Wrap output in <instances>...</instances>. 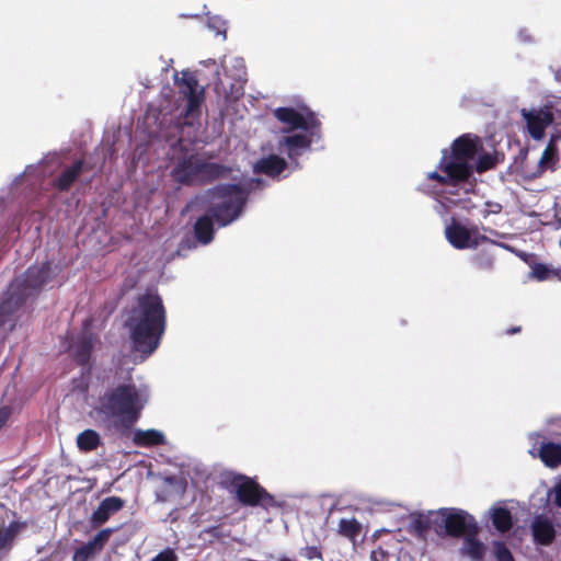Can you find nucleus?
Wrapping results in <instances>:
<instances>
[{"label":"nucleus","instance_id":"c03bdc74","mask_svg":"<svg viewBox=\"0 0 561 561\" xmlns=\"http://www.w3.org/2000/svg\"><path fill=\"white\" fill-rule=\"evenodd\" d=\"M527 154H528V150L526 148H522L519 150V158H520L522 161L526 160Z\"/></svg>","mask_w":561,"mask_h":561},{"label":"nucleus","instance_id":"bb28decb","mask_svg":"<svg viewBox=\"0 0 561 561\" xmlns=\"http://www.w3.org/2000/svg\"><path fill=\"white\" fill-rule=\"evenodd\" d=\"M558 161V150L557 147L550 142L546 149L543 150L540 160L538 162L537 169L535 172L530 174V178H539L542 175L545 170L548 167H552Z\"/></svg>","mask_w":561,"mask_h":561},{"label":"nucleus","instance_id":"2eb2a0df","mask_svg":"<svg viewBox=\"0 0 561 561\" xmlns=\"http://www.w3.org/2000/svg\"><path fill=\"white\" fill-rule=\"evenodd\" d=\"M125 505V501L119 496H108L102 500L98 508L92 513L90 522L94 527L105 524L110 517L119 512Z\"/></svg>","mask_w":561,"mask_h":561},{"label":"nucleus","instance_id":"ea45409f","mask_svg":"<svg viewBox=\"0 0 561 561\" xmlns=\"http://www.w3.org/2000/svg\"><path fill=\"white\" fill-rule=\"evenodd\" d=\"M10 416V411L8 408L0 409V430L5 425L8 419Z\"/></svg>","mask_w":561,"mask_h":561},{"label":"nucleus","instance_id":"f257e3e1","mask_svg":"<svg viewBox=\"0 0 561 561\" xmlns=\"http://www.w3.org/2000/svg\"><path fill=\"white\" fill-rule=\"evenodd\" d=\"M135 350L145 355L159 346L167 328V311L161 296L148 290L136 298L126 319Z\"/></svg>","mask_w":561,"mask_h":561},{"label":"nucleus","instance_id":"f03ea898","mask_svg":"<svg viewBox=\"0 0 561 561\" xmlns=\"http://www.w3.org/2000/svg\"><path fill=\"white\" fill-rule=\"evenodd\" d=\"M144 402L131 381L108 387L99 397L95 413L107 430L127 433L139 420Z\"/></svg>","mask_w":561,"mask_h":561},{"label":"nucleus","instance_id":"aec40b11","mask_svg":"<svg viewBox=\"0 0 561 561\" xmlns=\"http://www.w3.org/2000/svg\"><path fill=\"white\" fill-rule=\"evenodd\" d=\"M287 168V162L284 158L276 154H270L266 158H262L255 164V172L265 174L267 176H277L284 172Z\"/></svg>","mask_w":561,"mask_h":561},{"label":"nucleus","instance_id":"79ce46f5","mask_svg":"<svg viewBox=\"0 0 561 561\" xmlns=\"http://www.w3.org/2000/svg\"><path fill=\"white\" fill-rule=\"evenodd\" d=\"M207 534H210L215 537H219V527L218 526H214V527H209L205 530Z\"/></svg>","mask_w":561,"mask_h":561},{"label":"nucleus","instance_id":"a878e982","mask_svg":"<svg viewBox=\"0 0 561 561\" xmlns=\"http://www.w3.org/2000/svg\"><path fill=\"white\" fill-rule=\"evenodd\" d=\"M101 445V437L94 430L88 428L77 436V446L83 453L95 450Z\"/></svg>","mask_w":561,"mask_h":561},{"label":"nucleus","instance_id":"c85d7f7f","mask_svg":"<svg viewBox=\"0 0 561 561\" xmlns=\"http://www.w3.org/2000/svg\"><path fill=\"white\" fill-rule=\"evenodd\" d=\"M362 531L360 523L355 518H342L339 522V534L343 537L355 541Z\"/></svg>","mask_w":561,"mask_h":561},{"label":"nucleus","instance_id":"4be33fe9","mask_svg":"<svg viewBox=\"0 0 561 561\" xmlns=\"http://www.w3.org/2000/svg\"><path fill=\"white\" fill-rule=\"evenodd\" d=\"M214 217L208 213L201 216L194 225V236L202 244H208L213 241L214 230Z\"/></svg>","mask_w":561,"mask_h":561},{"label":"nucleus","instance_id":"6ab92c4d","mask_svg":"<svg viewBox=\"0 0 561 561\" xmlns=\"http://www.w3.org/2000/svg\"><path fill=\"white\" fill-rule=\"evenodd\" d=\"M95 337L92 333L82 334L72 345V357L79 366H89Z\"/></svg>","mask_w":561,"mask_h":561},{"label":"nucleus","instance_id":"a19ab883","mask_svg":"<svg viewBox=\"0 0 561 561\" xmlns=\"http://www.w3.org/2000/svg\"><path fill=\"white\" fill-rule=\"evenodd\" d=\"M556 504L561 507V482L556 488Z\"/></svg>","mask_w":561,"mask_h":561},{"label":"nucleus","instance_id":"a18cd8bd","mask_svg":"<svg viewBox=\"0 0 561 561\" xmlns=\"http://www.w3.org/2000/svg\"><path fill=\"white\" fill-rule=\"evenodd\" d=\"M423 193H428L426 188H420Z\"/></svg>","mask_w":561,"mask_h":561},{"label":"nucleus","instance_id":"412c9836","mask_svg":"<svg viewBox=\"0 0 561 561\" xmlns=\"http://www.w3.org/2000/svg\"><path fill=\"white\" fill-rule=\"evenodd\" d=\"M412 531L420 538H425L430 530L437 534V517L436 511L430 512L427 515L420 514L410 524Z\"/></svg>","mask_w":561,"mask_h":561},{"label":"nucleus","instance_id":"a211bd4d","mask_svg":"<svg viewBox=\"0 0 561 561\" xmlns=\"http://www.w3.org/2000/svg\"><path fill=\"white\" fill-rule=\"evenodd\" d=\"M445 236L448 242L458 250L476 247L477 241L471 242V231L463 225L453 221L446 227Z\"/></svg>","mask_w":561,"mask_h":561},{"label":"nucleus","instance_id":"f3484780","mask_svg":"<svg viewBox=\"0 0 561 561\" xmlns=\"http://www.w3.org/2000/svg\"><path fill=\"white\" fill-rule=\"evenodd\" d=\"M531 534L534 541L540 546H550L557 535L552 522L543 515H538L534 518Z\"/></svg>","mask_w":561,"mask_h":561},{"label":"nucleus","instance_id":"72a5a7b5","mask_svg":"<svg viewBox=\"0 0 561 561\" xmlns=\"http://www.w3.org/2000/svg\"><path fill=\"white\" fill-rule=\"evenodd\" d=\"M551 270L542 263H535L531 266V277L536 278L537 280H546L551 276Z\"/></svg>","mask_w":561,"mask_h":561},{"label":"nucleus","instance_id":"f704fd0d","mask_svg":"<svg viewBox=\"0 0 561 561\" xmlns=\"http://www.w3.org/2000/svg\"><path fill=\"white\" fill-rule=\"evenodd\" d=\"M151 561H178V556L174 550L167 548L153 557Z\"/></svg>","mask_w":561,"mask_h":561},{"label":"nucleus","instance_id":"9d476101","mask_svg":"<svg viewBox=\"0 0 561 561\" xmlns=\"http://www.w3.org/2000/svg\"><path fill=\"white\" fill-rule=\"evenodd\" d=\"M28 297L30 293H25L20 283H10L4 298L0 301V328L26 302Z\"/></svg>","mask_w":561,"mask_h":561},{"label":"nucleus","instance_id":"c756f323","mask_svg":"<svg viewBox=\"0 0 561 561\" xmlns=\"http://www.w3.org/2000/svg\"><path fill=\"white\" fill-rule=\"evenodd\" d=\"M499 163L497 157L491 153L480 154L477 159L476 164H473L474 171L478 173H483L489 170L494 169Z\"/></svg>","mask_w":561,"mask_h":561},{"label":"nucleus","instance_id":"7ed1b4c3","mask_svg":"<svg viewBox=\"0 0 561 561\" xmlns=\"http://www.w3.org/2000/svg\"><path fill=\"white\" fill-rule=\"evenodd\" d=\"M482 148V141L474 134L457 137L448 149L442 150L440 160L435 171L428 172L426 179L437 182L440 186L457 187L473 176V160Z\"/></svg>","mask_w":561,"mask_h":561},{"label":"nucleus","instance_id":"e433bc0d","mask_svg":"<svg viewBox=\"0 0 561 561\" xmlns=\"http://www.w3.org/2000/svg\"><path fill=\"white\" fill-rule=\"evenodd\" d=\"M476 264L480 268L490 270V268L493 267L494 260L490 255H482V254H480V255L476 256Z\"/></svg>","mask_w":561,"mask_h":561},{"label":"nucleus","instance_id":"0eeeda50","mask_svg":"<svg viewBox=\"0 0 561 561\" xmlns=\"http://www.w3.org/2000/svg\"><path fill=\"white\" fill-rule=\"evenodd\" d=\"M437 535L454 538L463 537L470 531V525L477 524L473 516L460 508H439L436 511Z\"/></svg>","mask_w":561,"mask_h":561},{"label":"nucleus","instance_id":"1a4fd4ad","mask_svg":"<svg viewBox=\"0 0 561 561\" xmlns=\"http://www.w3.org/2000/svg\"><path fill=\"white\" fill-rule=\"evenodd\" d=\"M180 84L183 87L182 92L187 100L184 114L185 124L192 125V122L188 119L199 115L201 105L205 98V90L203 87H199L196 76L190 71L182 72Z\"/></svg>","mask_w":561,"mask_h":561},{"label":"nucleus","instance_id":"ddd939ff","mask_svg":"<svg viewBox=\"0 0 561 561\" xmlns=\"http://www.w3.org/2000/svg\"><path fill=\"white\" fill-rule=\"evenodd\" d=\"M313 135L294 134L278 140V149L285 152L291 161H296L312 144Z\"/></svg>","mask_w":561,"mask_h":561},{"label":"nucleus","instance_id":"dca6fc26","mask_svg":"<svg viewBox=\"0 0 561 561\" xmlns=\"http://www.w3.org/2000/svg\"><path fill=\"white\" fill-rule=\"evenodd\" d=\"M478 533V525L471 524L470 531L463 536L460 548L461 554L469 557L472 561H483L486 552L485 545L477 538Z\"/></svg>","mask_w":561,"mask_h":561},{"label":"nucleus","instance_id":"473e14b6","mask_svg":"<svg viewBox=\"0 0 561 561\" xmlns=\"http://www.w3.org/2000/svg\"><path fill=\"white\" fill-rule=\"evenodd\" d=\"M163 482L172 486L178 494H184L187 486L186 480L179 476H167L163 478Z\"/></svg>","mask_w":561,"mask_h":561},{"label":"nucleus","instance_id":"393cba45","mask_svg":"<svg viewBox=\"0 0 561 561\" xmlns=\"http://www.w3.org/2000/svg\"><path fill=\"white\" fill-rule=\"evenodd\" d=\"M491 518L494 528L502 534L510 531L513 527V516L506 507H493Z\"/></svg>","mask_w":561,"mask_h":561},{"label":"nucleus","instance_id":"37998d69","mask_svg":"<svg viewBox=\"0 0 561 561\" xmlns=\"http://www.w3.org/2000/svg\"><path fill=\"white\" fill-rule=\"evenodd\" d=\"M520 331H522V327L520 325H516V327H512V328L507 329L505 333L507 335H512V334L519 333Z\"/></svg>","mask_w":561,"mask_h":561},{"label":"nucleus","instance_id":"2f4dec72","mask_svg":"<svg viewBox=\"0 0 561 561\" xmlns=\"http://www.w3.org/2000/svg\"><path fill=\"white\" fill-rule=\"evenodd\" d=\"M115 530L116 529L114 528L102 529L93 537L92 540L89 541V543L94 550H101Z\"/></svg>","mask_w":561,"mask_h":561},{"label":"nucleus","instance_id":"b1692460","mask_svg":"<svg viewBox=\"0 0 561 561\" xmlns=\"http://www.w3.org/2000/svg\"><path fill=\"white\" fill-rule=\"evenodd\" d=\"M539 458L550 468H557L561 465V444L543 443L539 449Z\"/></svg>","mask_w":561,"mask_h":561},{"label":"nucleus","instance_id":"9b49d317","mask_svg":"<svg viewBox=\"0 0 561 561\" xmlns=\"http://www.w3.org/2000/svg\"><path fill=\"white\" fill-rule=\"evenodd\" d=\"M51 278V264L50 262H44L41 265L30 266L23 278H15L12 282L20 283L25 293H30L31 296L33 291L41 290Z\"/></svg>","mask_w":561,"mask_h":561},{"label":"nucleus","instance_id":"4c0bfd02","mask_svg":"<svg viewBox=\"0 0 561 561\" xmlns=\"http://www.w3.org/2000/svg\"><path fill=\"white\" fill-rule=\"evenodd\" d=\"M93 551H94V549L88 542L87 545H84L81 548L77 549L75 558H81L82 561H84V560H87L93 553Z\"/></svg>","mask_w":561,"mask_h":561},{"label":"nucleus","instance_id":"39448f33","mask_svg":"<svg viewBox=\"0 0 561 561\" xmlns=\"http://www.w3.org/2000/svg\"><path fill=\"white\" fill-rule=\"evenodd\" d=\"M232 171L230 165L211 162L198 153H188L176 159L171 176L180 185L206 186L216 181L229 179Z\"/></svg>","mask_w":561,"mask_h":561},{"label":"nucleus","instance_id":"4468645a","mask_svg":"<svg viewBox=\"0 0 561 561\" xmlns=\"http://www.w3.org/2000/svg\"><path fill=\"white\" fill-rule=\"evenodd\" d=\"M92 170L84 159H77L71 165L66 167L60 174L53 180V186L59 192H68L84 171Z\"/></svg>","mask_w":561,"mask_h":561},{"label":"nucleus","instance_id":"c9c22d12","mask_svg":"<svg viewBox=\"0 0 561 561\" xmlns=\"http://www.w3.org/2000/svg\"><path fill=\"white\" fill-rule=\"evenodd\" d=\"M301 554L308 559V560H312V559H321L322 558V553H321V550L320 548L316 547V546H308V547H305L302 549V552Z\"/></svg>","mask_w":561,"mask_h":561},{"label":"nucleus","instance_id":"423d86ee","mask_svg":"<svg viewBox=\"0 0 561 561\" xmlns=\"http://www.w3.org/2000/svg\"><path fill=\"white\" fill-rule=\"evenodd\" d=\"M219 484L233 493L243 506H261L264 510L282 507L273 494L262 486L254 478L233 471H225L219 476Z\"/></svg>","mask_w":561,"mask_h":561},{"label":"nucleus","instance_id":"58836bf2","mask_svg":"<svg viewBox=\"0 0 561 561\" xmlns=\"http://www.w3.org/2000/svg\"><path fill=\"white\" fill-rule=\"evenodd\" d=\"M486 209L483 210L482 215L484 218L490 216L491 214H499L502 210V205L499 203H486Z\"/></svg>","mask_w":561,"mask_h":561},{"label":"nucleus","instance_id":"7c9ffc66","mask_svg":"<svg viewBox=\"0 0 561 561\" xmlns=\"http://www.w3.org/2000/svg\"><path fill=\"white\" fill-rule=\"evenodd\" d=\"M493 553L497 561H515L511 550L503 541L493 542Z\"/></svg>","mask_w":561,"mask_h":561},{"label":"nucleus","instance_id":"cd10ccee","mask_svg":"<svg viewBox=\"0 0 561 561\" xmlns=\"http://www.w3.org/2000/svg\"><path fill=\"white\" fill-rule=\"evenodd\" d=\"M23 525L19 522H11L8 527H0V552H7L12 548L13 541Z\"/></svg>","mask_w":561,"mask_h":561},{"label":"nucleus","instance_id":"5701e85b","mask_svg":"<svg viewBox=\"0 0 561 561\" xmlns=\"http://www.w3.org/2000/svg\"><path fill=\"white\" fill-rule=\"evenodd\" d=\"M133 442L135 445L140 447H153L165 443V437L160 431L150 430H137L134 433Z\"/></svg>","mask_w":561,"mask_h":561},{"label":"nucleus","instance_id":"20e7f679","mask_svg":"<svg viewBox=\"0 0 561 561\" xmlns=\"http://www.w3.org/2000/svg\"><path fill=\"white\" fill-rule=\"evenodd\" d=\"M213 204L208 213L220 227H226L240 217L248 201V192L240 184H219L197 194L187 208L195 205L203 208L208 203Z\"/></svg>","mask_w":561,"mask_h":561},{"label":"nucleus","instance_id":"f8f14e48","mask_svg":"<svg viewBox=\"0 0 561 561\" xmlns=\"http://www.w3.org/2000/svg\"><path fill=\"white\" fill-rule=\"evenodd\" d=\"M522 116L526 122L529 135L535 140H541L545 136L546 128L553 122V113L547 106L530 111L523 108Z\"/></svg>","mask_w":561,"mask_h":561},{"label":"nucleus","instance_id":"6e6552de","mask_svg":"<svg viewBox=\"0 0 561 561\" xmlns=\"http://www.w3.org/2000/svg\"><path fill=\"white\" fill-rule=\"evenodd\" d=\"M274 116L280 123L287 124L289 130L302 129L310 133V135H316L321 125L316 114L310 110L302 114L294 107H277L274 111Z\"/></svg>","mask_w":561,"mask_h":561}]
</instances>
